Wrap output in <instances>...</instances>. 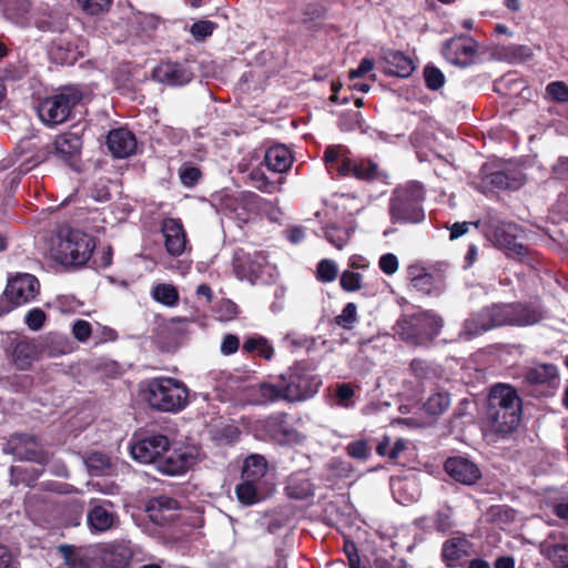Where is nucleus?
<instances>
[{
	"label": "nucleus",
	"mask_w": 568,
	"mask_h": 568,
	"mask_svg": "<svg viewBox=\"0 0 568 568\" xmlns=\"http://www.w3.org/2000/svg\"><path fill=\"white\" fill-rule=\"evenodd\" d=\"M322 381L304 363L297 362L277 377L276 383L261 382L248 387V403L267 405L276 402H302L313 397Z\"/></svg>",
	"instance_id": "f257e3e1"
},
{
	"label": "nucleus",
	"mask_w": 568,
	"mask_h": 568,
	"mask_svg": "<svg viewBox=\"0 0 568 568\" xmlns=\"http://www.w3.org/2000/svg\"><path fill=\"white\" fill-rule=\"evenodd\" d=\"M523 402L515 387L496 384L490 388L486 418L493 432L508 435L521 422Z\"/></svg>",
	"instance_id": "f03ea898"
},
{
	"label": "nucleus",
	"mask_w": 568,
	"mask_h": 568,
	"mask_svg": "<svg viewBox=\"0 0 568 568\" xmlns=\"http://www.w3.org/2000/svg\"><path fill=\"white\" fill-rule=\"evenodd\" d=\"M444 327L442 316L429 310L417 307L413 313H403L396 321V335L406 344L428 347Z\"/></svg>",
	"instance_id": "7ed1b4c3"
},
{
	"label": "nucleus",
	"mask_w": 568,
	"mask_h": 568,
	"mask_svg": "<svg viewBox=\"0 0 568 568\" xmlns=\"http://www.w3.org/2000/svg\"><path fill=\"white\" fill-rule=\"evenodd\" d=\"M323 161L332 176H348L357 180L374 181L378 178V165L368 159H355L344 145H329L325 149Z\"/></svg>",
	"instance_id": "20e7f679"
},
{
	"label": "nucleus",
	"mask_w": 568,
	"mask_h": 568,
	"mask_svg": "<svg viewBox=\"0 0 568 568\" xmlns=\"http://www.w3.org/2000/svg\"><path fill=\"white\" fill-rule=\"evenodd\" d=\"M95 250V240L88 233L70 229L64 234L60 232L51 247L52 257L62 265L84 266Z\"/></svg>",
	"instance_id": "39448f33"
},
{
	"label": "nucleus",
	"mask_w": 568,
	"mask_h": 568,
	"mask_svg": "<svg viewBox=\"0 0 568 568\" xmlns=\"http://www.w3.org/2000/svg\"><path fill=\"white\" fill-rule=\"evenodd\" d=\"M144 398L156 410L176 413L187 405L189 389L175 378L155 377L148 382Z\"/></svg>",
	"instance_id": "423d86ee"
},
{
	"label": "nucleus",
	"mask_w": 568,
	"mask_h": 568,
	"mask_svg": "<svg viewBox=\"0 0 568 568\" xmlns=\"http://www.w3.org/2000/svg\"><path fill=\"white\" fill-rule=\"evenodd\" d=\"M83 94L73 87H65L57 93L40 99L37 105V113L41 122L53 128L69 121L74 108L81 102Z\"/></svg>",
	"instance_id": "0eeeda50"
},
{
	"label": "nucleus",
	"mask_w": 568,
	"mask_h": 568,
	"mask_svg": "<svg viewBox=\"0 0 568 568\" xmlns=\"http://www.w3.org/2000/svg\"><path fill=\"white\" fill-rule=\"evenodd\" d=\"M521 232L519 225L505 221H490L486 229L487 237L508 257L530 264L536 261V252L517 241Z\"/></svg>",
	"instance_id": "6e6552de"
},
{
	"label": "nucleus",
	"mask_w": 568,
	"mask_h": 568,
	"mask_svg": "<svg viewBox=\"0 0 568 568\" xmlns=\"http://www.w3.org/2000/svg\"><path fill=\"white\" fill-rule=\"evenodd\" d=\"M425 191L416 181L398 185L393 191V223H419L425 219L423 202Z\"/></svg>",
	"instance_id": "1a4fd4ad"
},
{
	"label": "nucleus",
	"mask_w": 568,
	"mask_h": 568,
	"mask_svg": "<svg viewBox=\"0 0 568 568\" xmlns=\"http://www.w3.org/2000/svg\"><path fill=\"white\" fill-rule=\"evenodd\" d=\"M234 275L240 281H246L252 285L266 282L264 274L268 268L267 254L264 251L246 252L236 248L232 257Z\"/></svg>",
	"instance_id": "9d476101"
},
{
	"label": "nucleus",
	"mask_w": 568,
	"mask_h": 568,
	"mask_svg": "<svg viewBox=\"0 0 568 568\" xmlns=\"http://www.w3.org/2000/svg\"><path fill=\"white\" fill-rule=\"evenodd\" d=\"M501 326H511L508 304L494 303L483 307L467 320L465 331L470 336H478Z\"/></svg>",
	"instance_id": "9b49d317"
},
{
	"label": "nucleus",
	"mask_w": 568,
	"mask_h": 568,
	"mask_svg": "<svg viewBox=\"0 0 568 568\" xmlns=\"http://www.w3.org/2000/svg\"><path fill=\"white\" fill-rule=\"evenodd\" d=\"M82 143L81 136L77 133H61L54 139L52 150L48 146L38 152L33 165L47 161L50 154H53L57 159L73 168L80 160Z\"/></svg>",
	"instance_id": "f8f14e48"
},
{
	"label": "nucleus",
	"mask_w": 568,
	"mask_h": 568,
	"mask_svg": "<svg viewBox=\"0 0 568 568\" xmlns=\"http://www.w3.org/2000/svg\"><path fill=\"white\" fill-rule=\"evenodd\" d=\"M2 452L10 454L19 460L33 462L45 465L50 456L43 449L36 436L29 434H13L3 444Z\"/></svg>",
	"instance_id": "ddd939ff"
},
{
	"label": "nucleus",
	"mask_w": 568,
	"mask_h": 568,
	"mask_svg": "<svg viewBox=\"0 0 568 568\" xmlns=\"http://www.w3.org/2000/svg\"><path fill=\"white\" fill-rule=\"evenodd\" d=\"M407 277L410 284L424 295L437 296L444 292L446 286L444 271L435 265L413 264L407 268Z\"/></svg>",
	"instance_id": "4468645a"
},
{
	"label": "nucleus",
	"mask_w": 568,
	"mask_h": 568,
	"mask_svg": "<svg viewBox=\"0 0 568 568\" xmlns=\"http://www.w3.org/2000/svg\"><path fill=\"white\" fill-rule=\"evenodd\" d=\"M524 382L531 387V395L550 397L559 387V371L555 364H539L529 368Z\"/></svg>",
	"instance_id": "2eb2a0df"
},
{
	"label": "nucleus",
	"mask_w": 568,
	"mask_h": 568,
	"mask_svg": "<svg viewBox=\"0 0 568 568\" xmlns=\"http://www.w3.org/2000/svg\"><path fill=\"white\" fill-rule=\"evenodd\" d=\"M197 460L195 447L187 445H178L171 447L169 443L162 458L156 466L158 470L164 475L176 476L185 474Z\"/></svg>",
	"instance_id": "dca6fc26"
},
{
	"label": "nucleus",
	"mask_w": 568,
	"mask_h": 568,
	"mask_svg": "<svg viewBox=\"0 0 568 568\" xmlns=\"http://www.w3.org/2000/svg\"><path fill=\"white\" fill-rule=\"evenodd\" d=\"M169 447V438L162 434H151L145 436L134 435L130 445L132 458L142 464L159 465L162 455Z\"/></svg>",
	"instance_id": "f3484780"
},
{
	"label": "nucleus",
	"mask_w": 568,
	"mask_h": 568,
	"mask_svg": "<svg viewBox=\"0 0 568 568\" xmlns=\"http://www.w3.org/2000/svg\"><path fill=\"white\" fill-rule=\"evenodd\" d=\"M288 414L278 412L260 422V429L264 435L281 445L300 442V433L288 422Z\"/></svg>",
	"instance_id": "a211bd4d"
},
{
	"label": "nucleus",
	"mask_w": 568,
	"mask_h": 568,
	"mask_svg": "<svg viewBox=\"0 0 568 568\" xmlns=\"http://www.w3.org/2000/svg\"><path fill=\"white\" fill-rule=\"evenodd\" d=\"M477 51V41L463 34L447 40L444 44L443 54L452 64L466 68L475 63Z\"/></svg>",
	"instance_id": "6ab92c4d"
},
{
	"label": "nucleus",
	"mask_w": 568,
	"mask_h": 568,
	"mask_svg": "<svg viewBox=\"0 0 568 568\" xmlns=\"http://www.w3.org/2000/svg\"><path fill=\"white\" fill-rule=\"evenodd\" d=\"M40 293L39 280L30 273H18L8 280L3 296L11 298L13 305L21 306L36 300Z\"/></svg>",
	"instance_id": "aec40b11"
},
{
	"label": "nucleus",
	"mask_w": 568,
	"mask_h": 568,
	"mask_svg": "<svg viewBox=\"0 0 568 568\" xmlns=\"http://www.w3.org/2000/svg\"><path fill=\"white\" fill-rule=\"evenodd\" d=\"M525 183V178L520 171H494L483 174L480 181L477 183L476 189L487 194L495 190L514 191L518 190Z\"/></svg>",
	"instance_id": "412c9836"
},
{
	"label": "nucleus",
	"mask_w": 568,
	"mask_h": 568,
	"mask_svg": "<svg viewBox=\"0 0 568 568\" xmlns=\"http://www.w3.org/2000/svg\"><path fill=\"white\" fill-rule=\"evenodd\" d=\"M539 552L554 568H568V535L551 531L540 542Z\"/></svg>",
	"instance_id": "4be33fe9"
},
{
	"label": "nucleus",
	"mask_w": 568,
	"mask_h": 568,
	"mask_svg": "<svg viewBox=\"0 0 568 568\" xmlns=\"http://www.w3.org/2000/svg\"><path fill=\"white\" fill-rule=\"evenodd\" d=\"M444 469L455 481L466 486L475 485L483 476L479 466L463 456L448 457Z\"/></svg>",
	"instance_id": "5701e85b"
},
{
	"label": "nucleus",
	"mask_w": 568,
	"mask_h": 568,
	"mask_svg": "<svg viewBox=\"0 0 568 568\" xmlns=\"http://www.w3.org/2000/svg\"><path fill=\"white\" fill-rule=\"evenodd\" d=\"M193 72L184 62H161L152 71V78L168 85H184L192 81Z\"/></svg>",
	"instance_id": "b1692460"
},
{
	"label": "nucleus",
	"mask_w": 568,
	"mask_h": 568,
	"mask_svg": "<svg viewBox=\"0 0 568 568\" xmlns=\"http://www.w3.org/2000/svg\"><path fill=\"white\" fill-rule=\"evenodd\" d=\"M164 246L171 256H180L186 250V233L180 219L165 217L161 222Z\"/></svg>",
	"instance_id": "393cba45"
},
{
	"label": "nucleus",
	"mask_w": 568,
	"mask_h": 568,
	"mask_svg": "<svg viewBox=\"0 0 568 568\" xmlns=\"http://www.w3.org/2000/svg\"><path fill=\"white\" fill-rule=\"evenodd\" d=\"M134 551L130 541H113L101 549V561L104 568H130Z\"/></svg>",
	"instance_id": "a878e982"
},
{
	"label": "nucleus",
	"mask_w": 568,
	"mask_h": 568,
	"mask_svg": "<svg viewBox=\"0 0 568 568\" xmlns=\"http://www.w3.org/2000/svg\"><path fill=\"white\" fill-rule=\"evenodd\" d=\"M106 146L116 159H125L136 150V138L125 128L113 129L106 136Z\"/></svg>",
	"instance_id": "bb28decb"
},
{
	"label": "nucleus",
	"mask_w": 568,
	"mask_h": 568,
	"mask_svg": "<svg viewBox=\"0 0 568 568\" xmlns=\"http://www.w3.org/2000/svg\"><path fill=\"white\" fill-rule=\"evenodd\" d=\"M470 542L464 537H453L443 542L442 561L447 568H456L469 556Z\"/></svg>",
	"instance_id": "cd10ccee"
},
{
	"label": "nucleus",
	"mask_w": 568,
	"mask_h": 568,
	"mask_svg": "<svg viewBox=\"0 0 568 568\" xmlns=\"http://www.w3.org/2000/svg\"><path fill=\"white\" fill-rule=\"evenodd\" d=\"M32 0H3L2 12L6 19L17 26L27 27L31 21Z\"/></svg>",
	"instance_id": "c85d7f7f"
},
{
	"label": "nucleus",
	"mask_w": 568,
	"mask_h": 568,
	"mask_svg": "<svg viewBox=\"0 0 568 568\" xmlns=\"http://www.w3.org/2000/svg\"><path fill=\"white\" fill-rule=\"evenodd\" d=\"M509 317L511 326H528L541 321L542 313L539 307L528 303H509Z\"/></svg>",
	"instance_id": "c756f323"
},
{
	"label": "nucleus",
	"mask_w": 568,
	"mask_h": 568,
	"mask_svg": "<svg viewBox=\"0 0 568 568\" xmlns=\"http://www.w3.org/2000/svg\"><path fill=\"white\" fill-rule=\"evenodd\" d=\"M268 471L266 458L258 454H251L244 459L241 477L243 480L254 481L266 486L265 477Z\"/></svg>",
	"instance_id": "7c9ffc66"
},
{
	"label": "nucleus",
	"mask_w": 568,
	"mask_h": 568,
	"mask_svg": "<svg viewBox=\"0 0 568 568\" xmlns=\"http://www.w3.org/2000/svg\"><path fill=\"white\" fill-rule=\"evenodd\" d=\"M263 163L270 171L283 173L292 166L293 156L285 145L275 144L265 151Z\"/></svg>",
	"instance_id": "2f4dec72"
},
{
	"label": "nucleus",
	"mask_w": 568,
	"mask_h": 568,
	"mask_svg": "<svg viewBox=\"0 0 568 568\" xmlns=\"http://www.w3.org/2000/svg\"><path fill=\"white\" fill-rule=\"evenodd\" d=\"M37 357V347L28 341H19L14 344L11 352V362L20 371H27L31 367Z\"/></svg>",
	"instance_id": "473e14b6"
},
{
	"label": "nucleus",
	"mask_w": 568,
	"mask_h": 568,
	"mask_svg": "<svg viewBox=\"0 0 568 568\" xmlns=\"http://www.w3.org/2000/svg\"><path fill=\"white\" fill-rule=\"evenodd\" d=\"M116 516L102 505L93 506L87 516L89 527L94 531H106L114 525Z\"/></svg>",
	"instance_id": "72a5a7b5"
},
{
	"label": "nucleus",
	"mask_w": 568,
	"mask_h": 568,
	"mask_svg": "<svg viewBox=\"0 0 568 568\" xmlns=\"http://www.w3.org/2000/svg\"><path fill=\"white\" fill-rule=\"evenodd\" d=\"M265 490L266 486L242 479L235 488V494L241 504L251 506L264 498Z\"/></svg>",
	"instance_id": "f704fd0d"
},
{
	"label": "nucleus",
	"mask_w": 568,
	"mask_h": 568,
	"mask_svg": "<svg viewBox=\"0 0 568 568\" xmlns=\"http://www.w3.org/2000/svg\"><path fill=\"white\" fill-rule=\"evenodd\" d=\"M450 406V395L438 389L432 393L423 404L424 412L433 417L443 415Z\"/></svg>",
	"instance_id": "c9c22d12"
},
{
	"label": "nucleus",
	"mask_w": 568,
	"mask_h": 568,
	"mask_svg": "<svg viewBox=\"0 0 568 568\" xmlns=\"http://www.w3.org/2000/svg\"><path fill=\"white\" fill-rule=\"evenodd\" d=\"M244 354H254L265 361H270L274 356V347L264 336L255 335L245 339L242 346Z\"/></svg>",
	"instance_id": "e433bc0d"
},
{
	"label": "nucleus",
	"mask_w": 568,
	"mask_h": 568,
	"mask_svg": "<svg viewBox=\"0 0 568 568\" xmlns=\"http://www.w3.org/2000/svg\"><path fill=\"white\" fill-rule=\"evenodd\" d=\"M154 301L165 306L173 307L178 305L180 295L176 287L172 284L160 283L152 288L151 293Z\"/></svg>",
	"instance_id": "4c0bfd02"
},
{
	"label": "nucleus",
	"mask_w": 568,
	"mask_h": 568,
	"mask_svg": "<svg viewBox=\"0 0 568 568\" xmlns=\"http://www.w3.org/2000/svg\"><path fill=\"white\" fill-rule=\"evenodd\" d=\"M415 69L416 64L412 57L402 51H393V77L408 78Z\"/></svg>",
	"instance_id": "58836bf2"
},
{
	"label": "nucleus",
	"mask_w": 568,
	"mask_h": 568,
	"mask_svg": "<svg viewBox=\"0 0 568 568\" xmlns=\"http://www.w3.org/2000/svg\"><path fill=\"white\" fill-rule=\"evenodd\" d=\"M59 552L64 559L62 568H91L89 560L71 545L59 546Z\"/></svg>",
	"instance_id": "ea45409f"
},
{
	"label": "nucleus",
	"mask_w": 568,
	"mask_h": 568,
	"mask_svg": "<svg viewBox=\"0 0 568 568\" xmlns=\"http://www.w3.org/2000/svg\"><path fill=\"white\" fill-rule=\"evenodd\" d=\"M532 50L526 44H509L503 48V55L511 63H521L532 57Z\"/></svg>",
	"instance_id": "a19ab883"
},
{
	"label": "nucleus",
	"mask_w": 568,
	"mask_h": 568,
	"mask_svg": "<svg viewBox=\"0 0 568 568\" xmlns=\"http://www.w3.org/2000/svg\"><path fill=\"white\" fill-rule=\"evenodd\" d=\"M409 368L416 379L422 383L437 377V369L426 359L414 358L410 362Z\"/></svg>",
	"instance_id": "79ce46f5"
},
{
	"label": "nucleus",
	"mask_w": 568,
	"mask_h": 568,
	"mask_svg": "<svg viewBox=\"0 0 568 568\" xmlns=\"http://www.w3.org/2000/svg\"><path fill=\"white\" fill-rule=\"evenodd\" d=\"M425 85L430 91L442 89L446 82L442 70L434 64H426L423 71Z\"/></svg>",
	"instance_id": "37998d69"
},
{
	"label": "nucleus",
	"mask_w": 568,
	"mask_h": 568,
	"mask_svg": "<svg viewBox=\"0 0 568 568\" xmlns=\"http://www.w3.org/2000/svg\"><path fill=\"white\" fill-rule=\"evenodd\" d=\"M287 495L297 500H304L312 495V484L307 479L298 480L292 477L286 486Z\"/></svg>",
	"instance_id": "c03bdc74"
},
{
	"label": "nucleus",
	"mask_w": 568,
	"mask_h": 568,
	"mask_svg": "<svg viewBox=\"0 0 568 568\" xmlns=\"http://www.w3.org/2000/svg\"><path fill=\"white\" fill-rule=\"evenodd\" d=\"M325 239L336 248L342 250L351 239V231L346 227L328 226L325 229Z\"/></svg>",
	"instance_id": "a18cd8bd"
},
{
	"label": "nucleus",
	"mask_w": 568,
	"mask_h": 568,
	"mask_svg": "<svg viewBox=\"0 0 568 568\" xmlns=\"http://www.w3.org/2000/svg\"><path fill=\"white\" fill-rule=\"evenodd\" d=\"M338 270L334 261L324 258L317 263L316 278L322 283H331L337 278Z\"/></svg>",
	"instance_id": "49530a36"
},
{
	"label": "nucleus",
	"mask_w": 568,
	"mask_h": 568,
	"mask_svg": "<svg viewBox=\"0 0 568 568\" xmlns=\"http://www.w3.org/2000/svg\"><path fill=\"white\" fill-rule=\"evenodd\" d=\"M217 24L211 20H199L190 27V33L196 41H204L211 37Z\"/></svg>",
	"instance_id": "de8ad7c7"
},
{
	"label": "nucleus",
	"mask_w": 568,
	"mask_h": 568,
	"mask_svg": "<svg viewBox=\"0 0 568 568\" xmlns=\"http://www.w3.org/2000/svg\"><path fill=\"white\" fill-rule=\"evenodd\" d=\"M50 55L55 62L61 64L70 63L74 60L73 50L70 44L64 47L61 41H54L50 48Z\"/></svg>",
	"instance_id": "09e8293b"
},
{
	"label": "nucleus",
	"mask_w": 568,
	"mask_h": 568,
	"mask_svg": "<svg viewBox=\"0 0 568 568\" xmlns=\"http://www.w3.org/2000/svg\"><path fill=\"white\" fill-rule=\"evenodd\" d=\"M362 280L359 273L346 270L339 276V285L345 292H356L362 287Z\"/></svg>",
	"instance_id": "8fccbe9b"
},
{
	"label": "nucleus",
	"mask_w": 568,
	"mask_h": 568,
	"mask_svg": "<svg viewBox=\"0 0 568 568\" xmlns=\"http://www.w3.org/2000/svg\"><path fill=\"white\" fill-rule=\"evenodd\" d=\"M81 9L90 14L98 16L108 11L112 4V0H77Z\"/></svg>",
	"instance_id": "3c124183"
},
{
	"label": "nucleus",
	"mask_w": 568,
	"mask_h": 568,
	"mask_svg": "<svg viewBox=\"0 0 568 568\" xmlns=\"http://www.w3.org/2000/svg\"><path fill=\"white\" fill-rule=\"evenodd\" d=\"M356 320V305L354 303H347L342 310V313L335 317V323L345 329H351Z\"/></svg>",
	"instance_id": "603ef678"
},
{
	"label": "nucleus",
	"mask_w": 568,
	"mask_h": 568,
	"mask_svg": "<svg viewBox=\"0 0 568 568\" xmlns=\"http://www.w3.org/2000/svg\"><path fill=\"white\" fill-rule=\"evenodd\" d=\"M547 95L559 103L568 102V85L562 81H554L546 87Z\"/></svg>",
	"instance_id": "864d4df0"
},
{
	"label": "nucleus",
	"mask_w": 568,
	"mask_h": 568,
	"mask_svg": "<svg viewBox=\"0 0 568 568\" xmlns=\"http://www.w3.org/2000/svg\"><path fill=\"white\" fill-rule=\"evenodd\" d=\"M355 395L354 387L349 383H342L336 386L335 397L337 404L342 407L348 408L354 405L353 397Z\"/></svg>",
	"instance_id": "5fc2aeb1"
},
{
	"label": "nucleus",
	"mask_w": 568,
	"mask_h": 568,
	"mask_svg": "<svg viewBox=\"0 0 568 568\" xmlns=\"http://www.w3.org/2000/svg\"><path fill=\"white\" fill-rule=\"evenodd\" d=\"M47 321V314L43 310L39 307H34L30 310L24 317L26 325L31 331H39L43 327L44 323Z\"/></svg>",
	"instance_id": "6e6d98bb"
},
{
	"label": "nucleus",
	"mask_w": 568,
	"mask_h": 568,
	"mask_svg": "<svg viewBox=\"0 0 568 568\" xmlns=\"http://www.w3.org/2000/svg\"><path fill=\"white\" fill-rule=\"evenodd\" d=\"M179 176L181 183L186 187L194 186L202 176L201 170L193 165L183 166L180 169Z\"/></svg>",
	"instance_id": "4d7b16f0"
},
{
	"label": "nucleus",
	"mask_w": 568,
	"mask_h": 568,
	"mask_svg": "<svg viewBox=\"0 0 568 568\" xmlns=\"http://www.w3.org/2000/svg\"><path fill=\"white\" fill-rule=\"evenodd\" d=\"M452 516L447 511L438 510L433 516V527L436 531L447 534L453 528Z\"/></svg>",
	"instance_id": "13d9d810"
},
{
	"label": "nucleus",
	"mask_w": 568,
	"mask_h": 568,
	"mask_svg": "<svg viewBox=\"0 0 568 568\" xmlns=\"http://www.w3.org/2000/svg\"><path fill=\"white\" fill-rule=\"evenodd\" d=\"M248 178L253 185L261 192L270 193L274 189L273 182H271L268 178L257 169L252 170Z\"/></svg>",
	"instance_id": "bf43d9fd"
},
{
	"label": "nucleus",
	"mask_w": 568,
	"mask_h": 568,
	"mask_svg": "<svg viewBox=\"0 0 568 568\" xmlns=\"http://www.w3.org/2000/svg\"><path fill=\"white\" fill-rule=\"evenodd\" d=\"M346 452L351 457L361 460L367 459L369 455L367 442L364 439L354 440L349 443L346 447Z\"/></svg>",
	"instance_id": "052dcab7"
},
{
	"label": "nucleus",
	"mask_w": 568,
	"mask_h": 568,
	"mask_svg": "<svg viewBox=\"0 0 568 568\" xmlns=\"http://www.w3.org/2000/svg\"><path fill=\"white\" fill-rule=\"evenodd\" d=\"M92 333L91 324L85 320H77L72 326V334L79 342H87Z\"/></svg>",
	"instance_id": "680f3d73"
},
{
	"label": "nucleus",
	"mask_w": 568,
	"mask_h": 568,
	"mask_svg": "<svg viewBox=\"0 0 568 568\" xmlns=\"http://www.w3.org/2000/svg\"><path fill=\"white\" fill-rule=\"evenodd\" d=\"M240 348V339L234 334H226L223 337L222 344H221V353L223 355H232L236 353Z\"/></svg>",
	"instance_id": "e2e57ef3"
},
{
	"label": "nucleus",
	"mask_w": 568,
	"mask_h": 568,
	"mask_svg": "<svg viewBox=\"0 0 568 568\" xmlns=\"http://www.w3.org/2000/svg\"><path fill=\"white\" fill-rule=\"evenodd\" d=\"M88 466L92 469L103 470L110 467V459L104 454L93 453L88 458Z\"/></svg>",
	"instance_id": "0e129e2a"
},
{
	"label": "nucleus",
	"mask_w": 568,
	"mask_h": 568,
	"mask_svg": "<svg viewBox=\"0 0 568 568\" xmlns=\"http://www.w3.org/2000/svg\"><path fill=\"white\" fill-rule=\"evenodd\" d=\"M469 225H475L478 227L479 221L477 222H456L449 227V240L454 241L463 235H465L468 230Z\"/></svg>",
	"instance_id": "69168bd1"
},
{
	"label": "nucleus",
	"mask_w": 568,
	"mask_h": 568,
	"mask_svg": "<svg viewBox=\"0 0 568 568\" xmlns=\"http://www.w3.org/2000/svg\"><path fill=\"white\" fill-rule=\"evenodd\" d=\"M113 250L109 245L93 260V264L98 268H106L112 265Z\"/></svg>",
	"instance_id": "338daca9"
},
{
	"label": "nucleus",
	"mask_w": 568,
	"mask_h": 568,
	"mask_svg": "<svg viewBox=\"0 0 568 568\" xmlns=\"http://www.w3.org/2000/svg\"><path fill=\"white\" fill-rule=\"evenodd\" d=\"M16 564L9 547L0 542V568H17Z\"/></svg>",
	"instance_id": "774afa93"
}]
</instances>
